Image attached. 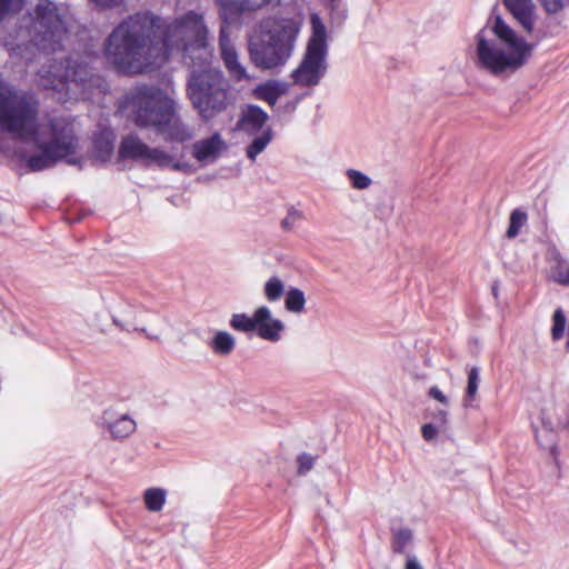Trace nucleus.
<instances>
[{
    "label": "nucleus",
    "instance_id": "obj_30",
    "mask_svg": "<svg viewBox=\"0 0 569 569\" xmlns=\"http://www.w3.org/2000/svg\"><path fill=\"white\" fill-rule=\"evenodd\" d=\"M528 220L527 212L521 209H515L511 211L510 218H509V227L506 232V237L509 239L516 238L520 229L526 224Z\"/></svg>",
    "mask_w": 569,
    "mask_h": 569
},
{
    "label": "nucleus",
    "instance_id": "obj_44",
    "mask_svg": "<svg viewBox=\"0 0 569 569\" xmlns=\"http://www.w3.org/2000/svg\"><path fill=\"white\" fill-rule=\"evenodd\" d=\"M298 102H299L298 100H289V101L284 102L280 108L283 113L291 114L297 109Z\"/></svg>",
    "mask_w": 569,
    "mask_h": 569
},
{
    "label": "nucleus",
    "instance_id": "obj_16",
    "mask_svg": "<svg viewBox=\"0 0 569 569\" xmlns=\"http://www.w3.org/2000/svg\"><path fill=\"white\" fill-rule=\"evenodd\" d=\"M507 11L519 26L531 33L536 21V6L532 0H501Z\"/></svg>",
    "mask_w": 569,
    "mask_h": 569
},
{
    "label": "nucleus",
    "instance_id": "obj_29",
    "mask_svg": "<svg viewBox=\"0 0 569 569\" xmlns=\"http://www.w3.org/2000/svg\"><path fill=\"white\" fill-rule=\"evenodd\" d=\"M479 383H480V369L478 367H471L468 370V382H467V388H466V395L463 398L465 407H469L470 403L476 399Z\"/></svg>",
    "mask_w": 569,
    "mask_h": 569
},
{
    "label": "nucleus",
    "instance_id": "obj_35",
    "mask_svg": "<svg viewBox=\"0 0 569 569\" xmlns=\"http://www.w3.org/2000/svg\"><path fill=\"white\" fill-rule=\"evenodd\" d=\"M297 462H298V469H297L298 473L301 476H305L313 468V466L316 463V457H313L307 452H301L297 457Z\"/></svg>",
    "mask_w": 569,
    "mask_h": 569
},
{
    "label": "nucleus",
    "instance_id": "obj_17",
    "mask_svg": "<svg viewBox=\"0 0 569 569\" xmlns=\"http://www.w3.org/2000/svg\"><path fill=\"white\" fill-rule=\"evenodd\" d=\"M227 144L219 132H214L207 139L196 141L192 146V156L200 162L217 160Z\"/></svg>",
    "mask_w": 569,
    "mask_h": 569
},
{
    "label": "nucleus",
    "instance_id": "obj_38",
    "mask_svg": "<svg viewBox=\"0 0 569 569\" xmlns=\"http://www.w3.org/2000/svg\"><path fill=\"white\" fill-rule=\"evenodd\" d=\"M440 430V427H438L437 423H426L421 428L422 437L426 441H432L436 439L438 432Z\"/></svg>",
    "mask_w": 569,
    "mask_h": 569
},
{
    "label": "nucleus",
    "instance_id": "obj_34",
    "mask_svg": "<svg viewBox=\"0 0 569 569\" xmlns=\"http://www.w3.org/2000/svg\"><path fill=\"white\" fill-rule=\"evenodd\" d=\"M303 219V212L297 210L295 207L288 209L287 216L281 220V228L284 231H291L296 223Z\"/></svg>",
    "mask_w": 569,
    "mask_h": 569
},
{
    "label": "nucleus",
    "instance_id": "obj_42",
    "mask_svg": "<svg viewBox=\"0 0 569 569\" xmlns=\"http://www.w3.org/2000/svg\"><path fill=\"white\" fill-rule=\"evenodd\" d=\"M428 395L438 400L439 402L443 403V405H447L448 403V398L443 395V392L437 387V386H432L430 389H429V392Z\"/></svg>",
    "mask_w": 569,
    "mask_h": 569
},
{
    "label": "nucleus",
    "instance_id": "obj_47",
    "mask_svg": "<svg viewBox=\"0 0 569 569\" xmlns=\"http://www.w3.org/2000/svg\"><path fill=\"white\" fill-rule=\"evenodd\" d=\"M498 293H499L498 286H497V284H493V286H492V295L495 296V298H498Z\"/></svg>",
    "mask_w": 569,
    "mask_h": 569
},
{
    "label": "nucleus",
    "instance_id": "obj_3",
    "mask_svg": "<svg viewBox=\"0 0 569 569\" xmlns=\"http://www.w3.org/2000/svg\"><path fill=\"white\" fill-rule=\"evenodd\" d=\"M122 108L137 127L153 129L164 134L167 141L186 142L193 137L191 128L180 119L174 100L159 87L134 86L124 94Z\"/></svg>",
    "mask_w": 569,
    "mask_h": 569
},
{
    "label": "nucleus",
    "instance_id": "obj_15",
    "mask_svg": "<svg viewBox=\"0 0 569 569\" xmlns=\"http://www.w3.org/2000/svg\"><path fill=\"white\" fill-rule=\"evenodd\" d=\"M256 320V331L259 338L270 342H278L281 339L286 328L284 323L280 319L273 318L267 306L257 308Z\"/></svg>",
    "mask_w": 569,
    "mask_h": 569
},
{
    "label": "nucleus",
    "instance_id": "obj_9",
    "mask_svg": "<svg viewBox=\"0 0 569 569\" xmlns=\"http://www.w3.org/2000/svg\"><path fill=\"white\" fill-rule=\"evenodd\" d=\"M52 139L42 143V151L28 159V167L31 171H41L53 167L58 161L64 160L69 164H80V158L76 156L78 139L74 136L73 127L62 118L50 120Z\"/></svg>",
    "mask_w": 569,
    "mask_h": 569
},
{
    "label": "nucleus",
    "instance_id": "obj_21",
    "mask_svg": "<svg viewBox=\"0 0 569 569\" xmlns=\"http://www.w3.org/2000/svg\"><path fill=\"white\" fill-rule=\"evenodd\" d=\"M287 91L286 84L279 81H268L256 89L259 99L264 100L271 107L276 106L278 99Z\"/></svg>",
    "mask_w": 569,
    "mask_h": 569
},
{
    "label": "nucleus",
    "instance_id": "obj_32",
    "mask_svg": "<svg viewBox=\"0 0 569 569\" xmlns=\"http://www.w3.org/2000/svg\"><path fill=\"white\" fill-rule=\"evenodd\" d=\"M346 176L349 179L352 188L357 190L368 189L372 183V180L369 176L357 169H348L346 171Z\"/></svg>",
    "mask_w": 569,
    "mask_h": 569
},
{
    "label": "nucleus",
    "instance_id": "obj_24",
    "mask_svg": "<svg viewBox=\"0 0 569 569\" xmlns=\"http://www.w3.org/2000/svg\"><path fill=\"white\" fill-rule=\"evenodd\" d=\"M236 347V340L231 333L227 331H217L213 336L210 348L216 355L228 356Z\"/></svg>",
    "mask_w": 569,
    "mask_h": 569
},
{
    "label": "nucleus",
    "instance_id": "obj_43",
    "mask_svg": "<svg viewBox=\"0 0 569 569\" xmlns=\"http://www.w3.org/2000/svg\"><path fill=\"white\" fill-rule=\"evenodd\" d=\"M247 4L249 6V9L252 11H256L269 3H271L273 0H246Z\"/></svg>",
    "mask_w": 569,
    "mask_h": 569
},
{
    "label": "nucleus",
    "instance_id": "obj_36",
    "mask_svg": "<svg viewBox=\"0 0 569 569\" xmlns=\"http://www.w3.org/2000/svg\"><path fill=\"white\" fill-rule=\"evenodd\" d=\"M547 13L556 14L569 6V0H539Z\"/></svg>",
    "mask_w": 569,
    "mask_h": 569
},
{
    "label": "nucleus",
    "instance_id": "obj_4",
    "mask_svg": "<svg viewBox=\"0 0 569 569\" xmlns=\"http://www.w3.org/2000/svg\"><path fill=\"white\" fill-rule=\"evenodd\" d=\"M300 30L301 22L295 18L263 19L248 38L247 51L251 64L262 71L284 67L293 54Z\"/></svg>",
    "mask_w": 569,
    "mask_h": 569
},
{
    "label": "nucleus",
    "instance_id": "obj_13",
    "mask_svg": "<svg viewBox=\"0 0 569 569\" xmlns=\"http://www.w3.org/2000/svg\"><path fill=\"white\" fill-rule=\"evenodd\" d=\"M98 428L109 432L114 441H124L137 430V422L129 413L118 415L114 408L109 407L98 417Z\"/></svg>",
    "mask_w": 569,
    "mask_h": 569
},
{
    "label": "nucleus",
    "instance_id": "obj_23",
    "mask_svg": "<svg viewBox=\"0 0 569 569\" xmlns=\"http://www.w3.org/2000/svg\"><path fill=\"white\" fill-rule=\"evenodd\" d=\"M132 316H133V309L130 306H127L123 310L122 318L117 315H112L111 319H112L113 325L116 327H118L121 331H127V332L140 331V332H143L146 335V337L151 340H159V336L148 333L146 328H138V327L133 326L130 321Z\"/></svg>",
    "mask_w": 569,
    "mask_h": 569
},
{
    "label": "nucleus",
    "instance_id": "obj_6",
    "mask_svg": "<svg viewBox=\"0 0 569 569\" xmlns=\"http://www.w3.org/2000/svg\"><path fill=\"white\" fill-rule=\"evenodd\" d=\"M39 101L32 92L0 90V130L27 141L39 136Z\"/></svg>",
    "mask_w": 569,
    "mask_h": 569
},
{
    "label": "nucleus",
    "instance_id": "obj_19",
    "mask_svg": "<svg viewBox=\"0 0 569 569\" xmlns=\"http://www.w3.org/2000/svg\"><path fill=\"white\" fill-rule=\"evenodd\" d=\"M219 14L224 24L237 22L243 12L252 11L246 0H217Z\"/></svg>",
    "mask_w": 569,
    "mask_h": 569
},
{
    "label": "nucleus",
    "instance_id": "obj_26",
    "mask_svg": "<svg viewBox=\"0 0 569 569\" xmlns=\"http://www.w3.org/2000/svg\"><path fill=\"white\" fill-rule=\"evenodd\" d=\"M257 309L253 311V315L250 317L247 313H233L229 320V326L231 329L238 332H252L256 330L257 323Z\"/></svg>",
    "mask_w": 569,
    "mask_h": 569
},
{
    "label": "nucleus",
    "instance_id": "obj_1",
    "mask_svg": "<svg viewBox=\"0 0 569 569\" xmlns=\"http://www.w3.org/2000/svg\"><path fill=\"white\" fill-rule=\"evenodd\" d=\"M202 14L192 10L173 21L150 10L124 18L104 41V54L122 76L144 74L164 66L174 51L208 37Z\"/></svg>",
    "mask_w": 569,
    "mask_h": 569
},
{
    "label": "nucleus",
    "instance_id": "obj_25",
    "mask_svg": "<svg viewBox=\"0 0 569 569\" xmlns=\"http://www.w3.org/2000/svg\"><path fill=\"white\" fill-rule=\"evenodd\" d=\"M167 499V491L163 488H149L143 493L146 508L151 512L162 510Z\"/></svg>",
    "mask_w": 569,
    "mask_h": 569
},
{
    "label": "nucleus",
    "instance_id": "obj_7",
    "mask_svg": "<svg viewBox=\"0 0 569 569\" xmlns=\"http://www.w3.org/2000/svg\"><path fill=\"white\" fill-rule=\"evenodd\" d=\"M28 16L27 33L33 47L50 53L62 49L68 26L54 1L39 0Z\"/></svg>",
    "mask_w": 569,
    "mask_h": 569
},
{
    "label": "nucleus",
    "instance_id": "obj_5",
    "mask_svg": "<svg viewBox=\"0 0 569 569\" xmlns=\"http://www.w3.org/2000/svg\"><path fill=\"white\" fill-rule=\"evenodd\" d=\"M186 94L201 120L208 122L233 106L231 82L220 68L188 72Z\"/></svg>",
    "mask_w": 569,
    "mask_h": 569
},
{
    "label": "nucleus",
    "instance_id": "obj_31",
    "mask_svg": "<svg viewBox=\"0 0 569 569\" xmlns=\"http://www.w3.org/2000/svg\"><path fill=\"white\" fill-rule=\"evenodd\" d=\"M263 293L269 302L278 301L284 293L282 280L277 276L269 278L264 283Z\"/></svg>",
    "mask_w": 569,
    "mask_h": 569
},
{
    "label": "nucleus",
    "instance_id": "obj_37",
    "mask_svg": "<svg viewBox=\"0 0 569 569\" xmlns=\"http://www.w3.org/2000/svg\"><path fill=\"white\" fill-rule=\"evenodd\" d=\"M23 0H0V22L11 12L20 10Z\"/></svg>",
    "mask_w": 569,
    "mask_h": 569
},
{
    "label": "nucleus",
    "instance_id": "obj_41",
    "mask_svg": "<svg viewBox=\"0 0 569 569\" xmlns=\"http://www.w3.org/2000/svg\"><path fill=\"white\" fill-rule=\"evenodd\" d=\"M432 418V423H437L440 428H445L448 423V412L443 409H438L436 412H433Z\"/></svg>",
    "mask_w": 569,
    "mask_h": 569
},
{
    "label": "nucleus",
    "instance_id": "obj_39",
    "mask_svg": "<svg viewBox=\"0 0 569 569\" xmlns=\"http://www.w3.org/2000/svg\"><path fill=\"white\" fill-rule=\"evenodd\" d=\"M556 281L569 286V266L559 264L556 269Z\"/></svg>",
    "mask_w": 569,
    "mask_h": 569
},
{
    "label": "nucleus",
    "instance_id": "obj_10",
    "mask_svg": "<svg viewBox=\"0 0 569 569\" xmlns=\"http://www.w3.org/2000/svg\"><path fill=\"white\" fill-rule=\"evenodd\" d=\"M93 56L89 53H72L60 63L62 73L53 74L47 87L71 94H84L100 86V78L93 72Z\"/></svg>",
    "mask_w": 569,
    "mask_h": 569
},
{
    "label": "nucleus",
    "instance_id": "obj_18",
    "mask_svg": "<svg viewBox=\"0 0 569 569\" xmlns=\"http://www.w3.org/2000/svg\"><path fill=\"white\" fill-rule=\"evenodd\" d=\"M116 134L112 130L103 129L92 138V154L101 163H107L114 150Z\"/></svg>",
    "mask_w": 569,
    "mask_h": 569
},
{
    "label": "nucleus",
    "instance_id": "obj_20",
    "mask_svg": "<svg viewBox=\"0 0 569 569\" xmlns=\"http://www.w3.org/2000/svg\"><path fill=\"white\" fill-rule=\"evenodd\" d=\"M267 120L268 113L264 110L259 106L250 104L243 112L240 123L244 129L256 132L262 129Z\"/></svg>",
    "mask_w": 569,
    "mask_h": 569
},
{
    "label": "nucleus",
    "instance_id": "obj_46",
    "mask_svg": "<svg viewBox=\"0 0 569 569\" xmlns=\"http://www.w3.org/2000/svg\"><path fill=\"white\" fill-rule=\"evenodd\" d=\"M331 7V9H333L335 7L338 6V3L341 1V0H327Z\"/></svg>",
    "mask_w": 569,
    "mask_h": 569
},
{
    "label": "nucleus",
    "instance_id": "obj_27",
    "mask_svg": "<svg viewBox=\"0 0 569 569\" xmlns=\"http://www.w3.org/2000/svg\"><path fill=\"white\" fill-rule=\"evenodd\" d=\"M271 139H272V130L270 128H268L260 136L256 137L251 141V143L247 147V149H246L247 157L251 161H254L257 156L259 153H261L267 148V146L270 143Z\"/></svg>",
    "mask_w": 569,
    "mask_h": 569
},
{
    "label": "nucleus",
    "instance_id": "obj_40",
    "mask_svg": "<svg viewBox=\"0 0 569 569\" xmlns=\"http://www.w3.org/2000/svg\"><path fill=\"white\" fill-rule=\"evenodd\" d=\"M101 9H113L120 7L124 0H89Z\"/></svg>",
    "mask_w": 569,
    "mask_h": 569
},
{
    "label": "nucleus",
    "instance_id": "obj_8",
    "mask_svg": "<svg viewBox=\"0 0 569 569\" xmlns=\"http://www.w3.org/2000/svg\"><path fill=\"white\" fill-rule=\"evenodd\" d=\"M311 34L298 67L291 72L292 81L301 87H316L328 70V32L318 13L310 14Z\"/></svg>",
    "mask_w": 569,
    "mask_h": 569
},
{
    "label": "nucleus",
    "instance_id": "obj_48",
    "mask_svg": "<svg viewBox=\"0 0 569 569\" xmlns=\"http://www.w3.org/2000/svg\"><path fill=\"white\" fill-rule=\"evenodd\" d=\"M550 449H552V450L556 449L555 443L550 445Z\"/></svg>",
    "mask_w": 569,
    "mask_h": 569
},
{
    "label": "nucleus",
    "instance_id": "obj_33",
    "mask_svg": "<svg viewBox=\"0 0 569 569\" xmlns=\"http://www.w3.org/2000/svg\"><path fill=\"white\" fill-rule=\"evenodd\" d=\"M552 321H553L552 328H551L552 339L559 340L563 336L566 322H567L566 315L562 311V309L559 308L553 312Z\"/></svg>",
    "mask_w": 569,
    "mask_h": 569
},
{
    "label": "nucleus",
    "instance_id": "obj_45",
    "mask_svg": "<svg viewBox=\"0 0 569 569\" xmlns=\"http://www.w3.org/2000/svg\"><path fill=\"white\" fill-rule=\"evenodd\" d=\"M406 569H423L415 556H408Z\"/></svg>",
    "mask_w": 569,
    "mask_h": 569
},
{
    "label": "nucleus",
    "instance_id": "obj_14",
    "mask_svg": "<svg viewBox=\"0 0 569 569\" xmlns=\"http://www.w3.org/2000/svg\"><path fill=\"white\" fill-rule=\"evenodd\" d=\"M178 52L181 53L183 63L188 66V72L216 68L212 66L213 49L208 37L183 47Z\"/></svg>",
    "mask_w": 569,
    "mask_h": 569
},
{
    "label": "nucleus",
    "instance_id": "obj_28",
    "mask_svg": "<svg viewBox=\"0 0 569 569\" xmlns=\"http://www.w3.org/2000/svg\"><path fill=\"white\" fill-rule=\"evenodd\" d=\"M305 305L306 298L303 291L299 288L291 287L286 293V309L293 313H300L305 310Z\"/></svg>",
    "mask_w": 569,
    "mask_h": 569
},
{
    "label": "nucleus",
    "instance_id": "obj_22",
    "mask_svg": "<svg viewBox=\"0 0 569 569\" xmlns=\"http://www.w3.org/2000/svg\"><path fill=\"white\" fill-rule=\"evenodd\" d=\"M392 539H391V550L393 553L402 555L406 552V549L409 545H411L413 540V532L408 527H399L391 529Z\"/></svg>",
    "mask_w": 569,
    "mask_h": 569
},
{
    "label": "nucleus",
    "instance_id": "obj_12",
    "mask_svg": "<svg viewBox=\"0 0 569 569\" xmlns=\"http://www.w3.org/2000/svg\"><path fill=\"white\" fill-rule=\"evenodd\" d=\"M218 49L222 64L227 71L228 80L234 83L250 82L254 79L241 62L240 54L231 41L226 27H221L218 37Z\"/></svg>",
    "mask_w": 569,
    "mask_h": 569
},
{
    "label": "nucleus",
    "instance_id": "obj_11",
    "mask_svg": "<svg viewBox=\"0 0 569 569\" xmlns=\"http://www.w3.org/2000/svg\"><path fill=\"white\" fill-rule=\"evenodd\" d=\"M118 157L121 160L141 162L144 167L158 166L167 168L172 166L174 169L180 168L179 163H173L171 154L160 148L149 147L134 133L122 137L118 149Z\"/></svg>",
    "mask_w": 569,
    "mask_h": 569
},
{
    "label": "nucleus",
    "instance_id": "obj_2",
    "mask_svg": "<svg viewBox=\"0 0 569 569\" xmlns=\"http://www.w3.org/2000/svg\"><path fill=\"white\" fill-rule=\"evenodd\" d=\"M478 69L493 77L513 73L530 59L535 44L528 42L503 20L491 13L486 26L475 36Z\"/></svg>",
    "mask_w": 569,
    "mask_h": 569
}]
</instances>
